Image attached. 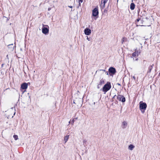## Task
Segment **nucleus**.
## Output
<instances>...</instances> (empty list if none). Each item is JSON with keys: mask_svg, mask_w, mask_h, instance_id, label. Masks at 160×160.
I'll return each mask as SVG.
<instances>
[{"mask_svg": "<svg viewBox=\"0 0 160 160\" xmlns=\"http://www.w3.org/2000/svg\"><path fill=\"white\" fill-rule=\"evenodd\" d=\"M147 105L145 102H140L139 103V108L141 112L143 113L145 112V110L146 109Z\"/></svg>", "mask_w": 160, "mask_h": 160, "instance_id": "obj_1", "label": "nucleus"}, {"mask_svg": "<svg viewBox=\"0 0 160 160\" xmlns=\"http://www.w3.org/2000/svg\"><path fill=\"white\" fill-rule=\"evenodd\" d=\"M111 87L110 83V82H107L103 87L102 91L103 92H106L110 89Z\"/></svg>", "mask_w": 160, "mask_h": 160, "instance_id": "obj_2", "label": "nucleus"}, {"mask_svg": "<svg viewBox=\"0 0 160 160\" xmlns=\"http://www.w3.org/2000/svg\"><path fill=\"white\" fill-rule=\"evenodd\" d=\"M98 7H96L92 11V15L94 17H96L98 16Z\"/></svg>", "mask_w": 160, "mask_h": 160, "instance_id": "obj_3", "label": "nucleus"}, {"mask_svg": "<svg viewBox=\"0 0 160 160\" xmlns=\"http://www.w3.org/2000/svg\"><path fill=\"white\" fill-rule=\"evenodd\" d=\"M117 99L120 101L122 102H124L125 101V98L122 95H118L117 97Z\"/></svg>", "mask_w": 160, "mask_h": 160, "instance_id": "obj_4", "label": "nucleus"}, {"mask_svg": "<svg viewBox=\"0 0 160 160\" xmlns=\"http://www.w3.org/2000/svg\"><path fill=\"white\" fill-rule=\"evenodd\" d=\"M84 32L85 35H88L91 33V31L90 29L86 28L84 30Z\"/></svg>", "mask_w": 160, "mask_h": 160, "instance_id": "obj_5", "label": "nucleus"}, {"mask_svg": "<svg viewBox=\"0 0 160 160\" xmlns=\"http://www.w3.org/2000/svg\"><path fill=\"white\" fill-rule=\"evenodd\" d=\"M108 71L109 72L112 74H114L116 72L115 69L114 68L112 67H111L108 70Z\"/></svg>", "mask_w": 160, "mask_h": 160, "instance_id": "obj_6", "label": "nucleus"}, {"mask_svg": "<svg viewBox=\"0 0 160 160\" xmlns=\"http://www.w3.org/2000/svg\"><path fill=\"white\" fill-rule=\"evenodd\" d=\"M42 31L44 34H47L49 32V29L46 27H43L42 29Z\"/></svg>", "mask_w": 160, "mask_h": 160, "instance_id": "obj_7", "label": "nucleus"}, {"mask_svg": "<svg viewBox=\"0 0 160 160\" xmlns=\"http://www.w3.org/2000/svg\"><path fill=\"white\" fill-rule=\"evenodd\" d=\"M28 85L26 83H24L22 84L21 88L23 89H26L28 88Z\"/></svg>", "mask_w": 160, "mask_h": 160, "instance_id": "obj_8", "label": "nucleus"}, {"mask_svg": "<svg viewBox=\"0 0 160 160\" xmlns=\"http://www.w3.org/2000/svg\"><path fill=\"white\" fill-rule=\"evenodd\" d=\"M127 122H126L124 121H123L122 123V128L124 129L127 127Z\"/></svg>", "mask_w": 160, "mask_h": 160, "instance_id": "obj_9", "label": "nucleus"}, {"mask_svg": "<svg viewBox=\"0 0 160 160\" xmlns=\"http://www.w3.org/2000/svg\"><path fill=\"white\" fill-rule=\"evenodd\" d=\"M140 52L138 50H135V52L132 53V57H135L138 56Z\"/></svg>", "mask_w": 160, "mask_h": 160, "instance_id": "obj_10", "label": "nucleus"}, {"mask_svg": "<svg viewBox=\"0 0 160 160\" xmlns=\"http://www.w3.org/2000/svg\"><path fill=\"white\" fill-rule=\"evenodd\" d=\"M140 20V19L139 18H137L136 21V23L137 24V26H142V25H141L142 23H138L139 21Z\"/></svg>", "mask_w": 160, "mask_h": 160, "instance_id": "obj_11", "label": "nucleus"}, {"mask_svg": "<svg viewBox=\"0 0 160 160\" xmlns=\"http://www.w3.org/2000/svg\"><path fill=\"white\" fill-rule=\"evenodd\" d=\"M135 147L132 144L128 146V149L131 150H132Z\"/></svg>", "mask_w": 160, "mask_h": 160, "instance_id": "obj_12", "label": "nucleus"}, {"mask_svg": "<svg viewBox=\"0 0 160 160\" xmlns=\"http://www.w3.org/2000/svg\"><path fill=\"white\" fill-rule=\"evenodd\" d=\"M69 138V135H68L65 137L64 138V141H65V143H66L68 141Z\"/></svg>", "mask_w": 160, "mask_h": 160, "instance_id": "obj_13", "label": "nucleus"}, {"mask_svg": "<svg viewBox=\"0 0 160 160\" xmlns=\"http://www.w3.org/2000/svg\"><path fill=\"white\" fill-rule=\"evenodd\" d=\"M130 8L132 10H133L135 8V4L132 3H131L130 6Z\"/></svg>", "mask_w": 160, "mask_h": 160, "instance_id": "obj_14", "label": "nucleus"}, {"mask_svg": "<svg viewBox=\"0 0 160 160\" xmlns=\"http://www.w3.org/2000/svg\"><path fill=\"white\" fill-rule=\"evenodd\" d=\"M153 65H152L150 66L149 67V68H148V73H150L151 72V70H152V68H153Z\"/></svg>", "mask_w": 160, "mask_h": 160, "instance_id": "obj_15", "label": "nucleus"}, {"mask_svg": "<svg viewBox=\"0 0 160 160\" xmlns=\"http://www.w3.org/2000/svg\"><path fill=\"white\" fill-rule=\"evenodd\" d=\"M106 3H104L103 2L101 1L100 6L102 8H104Z\"/></svg>", "mask_w": 160, "mask_h": 160, "instance_id": "obj_16", "label": "nucleus"}, {"mask_svg": "<svg viewBox=\"0 0 160 160\" xmlns=\"http://www.w3.org/2000/svg\"><path fill=\"white\" fill-rule=\"evenodd\" d=\"M104 80L102 78V79L99 82V85H102L104 83Z\"/></svg>", "mask_w": 160, "mask_h": 160, "instance_id": "obj_17", "label": "nucleus"}, {"mask_svg": "<svg viewBox=\"0 0 160 160\" xmlns=\"http://www.w3.org/2000/svg\"><path fill=\"white\" fill-rule=\"evenodd\" d=\"M13 137L15 140H16L18 139V137L17 135H13Z\"/></svg>", "mask_w": 160, "mask_h": 160, "instance_id": "obj_18", "label": "nucleus"}, {"mask_svg": "<svg viewBox=\"0 0 160 160\" xmlns=\"http://www.w3.org/2000/svg\"><path fill=\"white\" fill-rule=\"evenodd\" d=\"M83 0H79L78 1L79 2V6L78 7V8H79V7L81 6V3L83 2Z\"/></svg>", "mask_w": 160, "mask_h": 160, "instance_id": "obj_19", "label": "nucleus"}, {"mask_svg": "<svg viewBox=\"0 0 160 160\" xmlns=\"http://www.w3.org/2000/svg\"><path fill=\"white\" fill-rule=\"evenodd\" d=\"M126 39V38H123L122 40V43H123V42Z\"/></svg>", "mask_w": 160, "mask_h": 160, "instance_id": "obj_20", "label": "nucleus"}, {"mask_svg": "<svg viewBox=\"0 0 160 160\" xmlns=\"http://www.w3.org/2000/svg\"><path fill=\"white\" fill-rule=\"evenodd\" d=\"M108 0H102L101 1L103 2L104 3H106Z\"/></svg>", "mask_w": 160, "mask_h": 160, "instance_id": "obj_21", "label": "nucleus"}, {"mask_svg": "<svg viewBox=\"0 0 160 160\" xmlns=\"http://www.w3.org/2000/svg\"><path fill=\"white\" fill-rule=\"evenodd\" d=\"M158 41L159 42H160V34L158 36Z\"/></svg>", "mask_w": 160, "mask_h": 160, "instance_id": "obj_22", "label": "nucleus"}, {"mask_svg": "<svg viewBox=\"0 0 160 160\" xmlns=\"http://www.w3.org/2000/svg\"><path fill=\"white\" fill-rule=\"evenodd\" d=\"M74 119H72V123H73L74 122Z\"/></svg>", "mask_w": 160, "mask_h": 160, "instance_id": "obj_23", "label": "nucleus"}, {"mask_svg": "<svg viewBox=\"0 0 160 160\" xmlns=\"http://www.w3.org/2000/svg\"><path fill=\"white\" fill-rule=\"evenodd\" d=\"M87 40H88V41H89V40H89V38H88V36H87Z\"/></svg>", "mask_w": 160, "mask_h": 160, "instance_id": "obj_24", "label": "nucleus"}, {"mask_svg": "<svg viewBox=\"0 0 160 160\" xmlns=\"http://www.w3.org/2000/svg\"><path fill=\"white\" fill-rule=\"evenodd\" d=\"M132 78L135 80V76H133Z\"/></svg>", "mask_w": 160, "mask_h": 160, "instance_id": "obj_25", "label": "nucleus"}, {"mask_svg": "<svg viewBox=\"0 0 160 160\" xmlns=\"http://www.w3.org/2000/svg\"><path fill=\"white\" fill-rule=\"evenodd\" d=\"M68 7H69L70 8H72V6H68Z\"/></svg>", "mask_w": 160, "mask_h": 160, "instance_id": "obj_26", "label": "nucleus"}, {"mask_svg": "<svg viewBox=\"0 0 160 160\" xmlns=\"http://www.w3.org/2000/svg\"><path fill=\"white\" fill-rule=\"evenodd\" d=\"M7 59H9V58H8V55H7Z\"/></svg>", "mask_w": 160, "mask_h": 160, "instance_id": "obj_27", "label": "nucleus"}, {"mask_svg": "<svg viewBox=\"0 0 160 160\" xmlns=\"http://www.w3.org/2000/svg\"><path fill=\"white\" fill-rule=\"evenodd\" d=\"M54 2H57V0H55L53 1Z\"/></svg>", "mask_w": 160, "mask_h": 160, "instance_id": "obj_28", "label": "nucleus"}, {"mask_svg": "<svg viewBox=\"0 0 160 160\" xmlns=\"http://www.w3.org/2000/svg\"><path fill=\"white\" fill-rule=\"evenodd\" d=\"M86 142V141L85 140H83V142L84 143Z\"/></svg>", "mask_w": 160, "mask_h": 160, "instance_id": "obj_29", "label": "nucleus"}, {"mask_svg": "<svg viewBox=\"0 0 160 160\" xmlns=\"http://www.w3.org/2000/svg\"><path fill=\"white\" fill-rule=\"evenodd\" d=\"M11 45H13V44H12ZM10 45H8V46H10Z\"/></svg>", "mask_w": 160, "mask_h": 160, "instance_id": "obj_30", "label": "nucleus"}, {"mask_svg": "<svg viewBox=\"0 0 160 160\" xmlns=\"http://www.w3.org/2000/svg\"><path fill=\"white\" fill-rule=\"evenodd\" d=\"M106 73H107V75H108V72H106Z\"/></svg>", "mask_w": 160, "mask_h": 160, "instance_id": "obj_31", "label": "nucleus"}, {"mask_svg": "<svg viewBox=\"0 0 160 160\" xmlns=\"http://www.w3.org/2000/svg\"><path fill=\"white\" fill-rule=\"evenodd\" d=\"M98 88H99V87L98 85Z\"/></svg>", "mask_w": 160, "mask_h": 160, "instance_id": "obj_32", "label": "nucleus"}, {"mask_svg": "<svg viewBox=\"0 0 160 160\" xmlns=\"http://www.w3.org/2000/svg\"><path fill=\"white\" fill-rule=\"evenodd\" d=\"M3 64H2V66H3Z\"/></svg>", "mask_w": 160, "mask_h": 160, "instance_id": "obj_33", "label": "nucleus"}, {"mask_svg": "<svg viewBox=\"0 0 160 160\" xmlns=\"http://www.w3.org/2000/svg\"><path fill=\"white\" fill-rule=\"evenodd\" d=\"M102 70V71H105V70Z\"/></svg>", "mask_w": 160, "mask_h": 160, "instance_id": "obj_34", "label": "nucleus"}, {"mask_svg": "<svg viewBox=\"0 0 160 160\" xmlns=\"http://www.w3.org/2000/svg\"><path fill=\"white\" fill-rule=\"evenodd\" d=\"M15 112H14V115H15Z\"/></svg>", "mask_w": 160, "mask_h": 160, "instance_id": "obj_35", "label": "nucleus"}, {"mask_svg": "<svg viewBox=\"0 0 160 160\" xmlns=\"http://www.w3.org/2000/svg\"><path fill=\"white\" fill-rule=\"evenodd\" d=\"M45 26H47L48 27V25H45Z\"/></svg>", "mask_w": 160, "mask_h": 160, "instance_id": "obj_36", "label": "nucleus"}, {"mask_svg": "<svg viewBox=\"0 0 160 160\" xmlns=\"http://www.w3.org/2000/svg\"><path fill=\"white\" fill-rule=\"evenodd\" d=\"M138 58H137V59H136V60H138Z\"/></svg>", "mask_w": 160, "mask_h": 160, "instance_id": "obj_37", "label": "nucleus"}, {"mask_svg": "<svg viewBox=\"0 0 160 160\" xmlns=\"http://www.w3.org/2000/svg\"><path fill=\"white\" fill-rule=\"evenodd\" d=\"M73 102H74V103H75V101H73Z\"/></svg>", "mask_w": 160, "mask_h": 160, "instance_id": "obj_38", "label": "nucleus"}, {"mask_svg": "<svg viewBox=\"0 0 160 160\" xmlns=\"http://www.w3.org/2000/svg\"><path fill=\"white\" fill-rule=\"evenodd\" d=\"M11 109H13V108H11Z\"/></svg>", "mask_w": 160, "mask_h": 160, "instance_id": "obj_39", "label": "nucleus"}, {"mask_svg": "<svg viewBox=\"0 0 160 160\" xmlns=\"http://www.w3.org/2000/svg\"><path fill=\"white\" fill-rule=\"evenodd\" d=\"M116 96V95H115L114 97H113V98H114V97Z\"/></svg>", "mask_w": 160, "mask_h": 160, "instance_id": "obj_40", "label": "nucleus"}, {"mask_svg": "<svg viewBox=\"0 0 160 160\" xmlns=\"http://www.w3.org/2000/svg\"><path fill=\"white\" fill-rule=\"evenodd\" d=\"M44 26V25L43 24V26Z\"/></svg>", "mask_w": 160, "mask_h": 160, "instance_id": "obj_41", "label": "nucleus"}]
</instances>
